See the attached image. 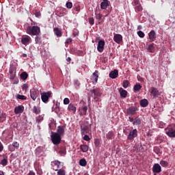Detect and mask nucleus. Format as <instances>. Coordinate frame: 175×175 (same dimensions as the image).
I'll return each instance as SVG.
<instances>
[{"mask_svg":"<svg viewBox=\"0 0 175 175\" xmlns=\"http://www.w3.org/2000/svg\"><path fill=\"white\" fill-rule=\"evenodd\" d=\"M122 86L124 88H128V87H129V81L128 80H124L123 81Z\"/></svg>","mask_w":175,"mask_h":175,"instance_id":"44","label":"nucleus"},{"mask_svg":"<svg viewBox=\"0 0 175 175\" xmlns=\"http://www.w3.org/2000/svg\"><path fill=\"white\" fill-rule=\"evenodd\" d=\"M66 6L67 9H72V8H73V3H72L70 1H68L66 3Z\"/></svg>","mask_w":175,"mask_h":175,"instance_id":"45","label":"nucleus"},{"mask_svg":"<svg viewBox=\"0 0 175 175\" xmlns=\"http://www.w3.org/2000/svg\"><path fill=\"white\" fill-rule=\"evenodd\" d=\"M33 113H34V114H40V109L38 108L36 106H34L33 108Z\"/></svg>","mask_w":175,"mask_h":175,"instance_id":"39","label":"nucleus"},{"mask_svg":"<svg viewBox=\"0 0 175 175\" xmlns=\"http://www.w3.org/2000/svg\"><path fill=\"white\" fill-rule=\"evenodd\" d=\"M31 37L29 36H23L21 38V43L24 44V46H28L29 43L31 42Z\"/></svg>","mask_w":175,"mask_h":175,"instance_id":"9","label":"nucleus"},{"mask_svg":"<svg viewBox=\"0 0 175 175\" xmlns=\"http://www.w3.org/2000/svg\"><path fill=\"white\" fill-rule=\"evenodd\" d=\"M165 133L169 137H175V124L165 129Z\"/></svg>","mask_w":175,"mask_h":175,"instance_id":"4","label":"nucleus"},{"mask_svg":"<svg viewBox=\"0 0 175 175\" xmlns=\"http://www.w3.org/2000/svg\"><path fill=\"white\" fill-rule=\"evenodd\" d=\"M9 73L10 74L16 73V67L10 66V70H9Z\"/></svg>","mask_w":175,"mask_h":175,"instance_id":"46","label":"nucleus"},{"mask_svg":"<svg viewBox=\"0 0 175 175\" xmlns=\"http://www.w3.org/2000/svg\"><path fill=\"white\" fill-rule=\"evenodd\" d=\"M30 96L33 100H36V99L40 96L39 90H36L35 89L30 90Z\"/></svg>","mask_w":175,"mask_h":175,"instance_id":"10","label":"nucleus"},{"mask_svg":"<svg viewBox=\"0 0 175 175\" xmlns=\"http://www.w3.org/2000/svg\"><path fill=\"white\" fill-rule=\"evenodd\" d=\"M15 114H21L24 113V107L23 105H18L14 108Z\"/></svg>","mask_w":175,"mask_h":175,"instance_id":"15","label":"nucleus"},{"mask_svg":"<svg viewBox=\"0 0 175 175\" xmlns=\"http://www.w3.org/2000/svg\"><path fill=\"white\" fill-rule=\"evenodd\" d=\"M80 148L82 152H87V151H88V146L87 145H84V144L81 145Z\"/></svg>","mask_w":175,"mask_h":175,"instance_id":"34","label":"nucleus"},{"mask_svg":"<svg viewBox=\"0 0 175 175\" xmlns=\"http://www.w3.org/2000/svg\"><path fill=\"white\" fill-rule=\"evenodd\" d=\"M3 151V145L2 144V142L0 141V152H2Z\"/></svg>","mask_w":175,"mask_h":175,"instance_id":"59","label":"nucleus"},{"mask_svg":"<svg viewBox=\"0 0 175 175\" xmlns=\"http://www.w3.org/2000/svg\"><path fill=\"white\" fill-rule=\"evenodd\" d=\"M70 100L68 98L64 99V105H69Z\"/></svg>","mask_w":175,"mask_h":175,"instance_id":"50","label":"nucleus"},{"mask_svg":"<svg viewBox=\"0 0 175 175\" xmlns=\"http://www.w3.org/2000/svg\"><path fill=\"white\" fill-rule=\"evenodd\" d=\"M16 77V73L10 74V80H14Z\"/></svg>","mask_w":175,"mask_h":175,"instance_id":"52","label":"nucleus"},{"mask_svg":"<svg viewBox=\"0 0 175 175\" xmlns=\"http://www.w3.org/2000/svg\"><path fill=\"white\" fill-rule=\"evenodd\" d=\"M36 17H40L42 16V14H40V12H37L35 14Z\"/></svg>","mask_w":175,"mask_h":175,"instance_id":"60","label":"nucleus"},{"mask_svg":"<svg viewBox=\"0 0 175 175\" xmlns=\"http://www.w3.org/2000/svg\"><path fill=\"white\" fill-rule=\"evenodd\" d=\"M36 44H42V38L39 36H36L35 38Z\"/></svg>","mask_w":175,"mask_h":175,"instance_id":"36","label":"nucleus"},{"mask_svg":"<svg viewBox=\"0 0 175 175\" xmlns=\"http://www.w3.org/2000/svg\"><path fill=\"white\" fill-rule=\"evenodd\" d=\"M8 148H9V151H11V152H13V151H15V150H16V149L13 147L12 145H10L9 147H8Z\"/></svg>","mask_w":175,"mask_h":175,"instance_id":"53","label":"nucleus"},{"mask_svg":"<svg viewBox=\"0 0 175 175\" xmlns=\"http://www.w3.org/2000/svg\"><path fill=\"white\" fill-rule=\"evenodd\" d=\"M52 163H53L54 166H57V169H59V167H61V165H64V163L58 160H55L52 161Z\"/></svg>","mask_w":175,"mask_h":175,"instance_id":"31","label":"nucleus"},{"mask_svg":"<svg viewBox=\"0 0 175 175\" xmlns=\"http://www.w3.org/2000/svg\"><path fill=\"white\" fill-rule=\"evenodd\" d=\"M126 114L127 116H135L137 114V107L131 106L126 109Z\"/></svg>","mask_w":175,"mask_h":175,"instance_id":"6","label":"nucleus"},{"mask_svg":"<svg viewBox=\"0 0 175 175\" xmlns=\"http://www.w3.org/2000/svg\"><path fill=\"white\" fill-rule=\"evenodd\" d=\"M51 96H53V92H44L42 93H41V99L42 101L44 103H49V98H51Z\"/></svg>","mask_w":175,"mask_h":175,"instance_id":"3","label":"nucleus"},{"mask_svg":"<svg viewBox=\"0 0 175 175\" xmlns=\"http://www.w3.org/2000/svg\"><path fill=\"white\" fill-rule=\"evenodd\" d=\"M52 111H55V113H56V114H59V111H61V109H59V103H57L55 104V108H52Z\"/></svg>","mask_w":175,"mask_h":175,"instance_id":"28","label":"nucleus"},{"mask_svg":"<svg viewBox=\"0 0 175 175\" xmlns=\"http://www.w3.org/2000/svg\"><path fill=\"white\" fill-rule=\"evenodd\" d=\"M21 79L22 80H27L28 79V73L27 72H23L21 74Z\"/></svg>","mask_w":175,"mask_h":175,"instance_id":"33","label":"nucleus"},{"mask_svg":"<svg viewBox=\"0 0 175 175\" xmlns=\"http://www.w3.org/2000/svg\"><path fill=\"white\" fill-rule=\"evenodd\" d=\"M134 91H140L142 90V85L140 84H136L133 87Z\"/></svg>","mask_w":175,"mask_h":175,"instance_id":"42","label":"nucleus"},{"mask_svg":"<svg viewBox=\"0 0 175 175\" xmlns=\"http://www.w3.org/2000/svg\"><path fill=\"white\" fill-rule=\"evenodd\" d=\"M68 111L73 113V114H76V106H75V105L72 103L69 104L68 107Z\"/></svg>","mask_w":175,"mask_h":175,"instance_id":"23","label":"nucleus"},{"mask_svg":"<svg viewBox=\"0 0 175 175\" xmlns=\"http://www.w3.org/2000/svg\"><path fill=\"white\" fill-rule=\"evenodd\" d=\"M16 98L20 99L21 100H27V96L21 94H17Z\"/></svg>","mask_w":175,"mask_h":175,"instance_id":"40","label":"nucleus"},{"mask_svg":"<svg viewBox=\"0 0 175 175\" xmlns=\"http://www.w3.org/2000/svg\"><path fill=\"white\" fill-rule=\"evenodd\" d=\"M105 49V41L100 40L98 44L97 50L99 53H102Z\"/></svg>","mask_w":175,"mask_h":175,"instance_id":"14","label":"nucleus"},{"mask_svg":"<svg viewBox=\"0 0 175 175\" xmlns=\"http://www.w3.org/2000/svg\"><path fill=\"white\" fill-rule=\"evenodd\" d=\"M149 91L151 95H152L153 98H158V96H159L160 95L159 91L158 90V89H157V88L152 87L150 88Z\"/></svg>","mask_w":175,"mask_h":175,"instance_id":"12","label":"nucleus"},{"mask_svg":"<svg viewBox=\"0 0 175 175\" xmlns=\"http://www.w3.org/2000/svg\"><path fill=\"white\" fill-rule=\"evenodd\" d=\"M79 165L80 166H87V161L85 160V159H81L79 160Z\"/></svg>","mask_w":175,"mask_h":175,"instance_id":"37","label":"nucleus"},{"mask_svg":"<svg viewBox=\"0 0 175 175\" xmlns=\"http://www.w3.org/2000/svg\"><path fill=\"white\" fill-rule=\"evenodd\" d=\"M1 120H3V121H6V113H3L0 116Z\"/></svg>","mask_w":175,"mask_h":175,"instance_id":"47","label":"nucleus"},{"mask_svg":"<svg viewBox=\"0 0 175 175\" xmlns=\"http://www.w3.org/2000/svg\"><path fill=\"white\" fill-rule=\"evenodd\" d=\"M58 152L57 153L59 154L60 157H65L66 154V146H62L60 147H58Z\"/></svg>","mask_w":175,"mask_h":175,"instance_id":"13","label":"nucleus"},{"mask_svg":"<svg viewBox=\"0 0 175 175\" xmlns=\"http://www.w3.org/2000/svg\"><path fill=\"white\" fill-rule=\"evenodd\" d=\"M147 50L149 53H154L155 51V44L152 43L149 44L147 47Z\"/></svg>","mask_w":175,"mask_h":175,"instance_id":"27","label":"nucleus"},{"mask_svg":"<svg viewBox=\"0 0 175 175\" xmlns=\"http://www.w3.org/2000/svg\"><path fill=\"white\" fill-rule=\"evenodd\" d=\"M89 23H90V24H91V25H94V24H95V21L94 20V18H90L89 19Z\"/></svg>","mask_w":175,"mask_h":175,"instance_id":"54","label":"nucleus"},{"mask_svg":"<svg viewBox=\"0 0 175 175\" xmlns=\"http://www.w3.org/2000/svg\"><path fill=\"white\" fill-rule=\"evenodd\" d=\"M51 140L53 144H55V146H58V144L61 143V135L59 133L51 132Z\"/></svg>","mask_w":175,"mask_h":175,"instance_id":"2","label":"nucleus"},{"mask_svg":"<svg viewBox=\"0 0 175 175\" xmlns=\"http://www.w3.org/2000/svg\"><path fill=\"white\" fill-rule=\"evenodd\" d=\"M26 32L31 36H39L40 35V27L38 26H29L26 29Z\"/></svg>","mask_w":175,"mask_h":175,"instance_id":"1","label":"nucleus"},{"mask_svg":"<svg viewBox=\"0 0 175 175\" xmlns=\"http://www.w3.org/2000/svg\"><path fill=\"white\" fill-rule=\"evenodd\" d=\"M71 42H73V40L72 38H68L66 41V44H70Z\"/></svg>","mask_w":175,"mask_h":175,"instance_id":"55","label":"nucleus"},{"mask_svg":"<svg viewBox=\"0 0 175 175\" xmlns=\"http://www.w3.org/2000/svg\"><path fill=\"white\" fill-rule=\"evenodd\" d=\"M90 132V127L85 123L81 124V133L82 135H87Z\"/></svg>","mask_w":175,"mask_h":175,"instance_id":"11","label":"nucleus"},{"mask_svg":"<svg viewBox=\"0 0 175 175\" xmlns=\"http://www.w3.org/2000/svg\"><path fill=\"white\" fill-rule=\"evenodd\" d=\"M137 35H138V36H139V38H144V36H145L144 33L142 31H138Z\"/></svg>","mask_w":175,"mask_h":175,"instance_id":"48","label":"nucleus"},{"mask_svg":"<svg viewBox=\"0 0 175 175\" xmlns=\"http://www.w3.org/2000/svg\"><path fill=\"white\" fill-rule=\"evenodd\" d=\"M79 110L80 116H85L87 114V110H88V107H80Z\"/></svg>","mask_w":175,"mask_h":175,"instance_id":"19","label":"nucleus"},{"mask_svg":"<svg viewBox=\"0 0 175 175\" xmlns=\"http://www.w3.org/2000/svg\"><path fill=\"white\" fill-rule=\"evenodd\" d=\"M153 150L155 154H157V155L162 154V152H161V149L158 146L154 147Z\"/></svg>","mask_w":175,"mask_h":175,"instance_id":"41","label":"nucleus"},{"mask_svg":"<svg viewBox=\"0 0 175 175\" xmlns=\"http://www.w3.org/2000/svg\"><path fill=\"white\" fill-rule=\"evenodd\" d=\"M0 165H2V166H6L8 165V157H4L1 161Z\"/></svg>","mask_w":175,"mask_h":175,"instance_id":"35","label":"nucleus"},{"mask_svg":"<svg viewBox=\"0 0 175 175\" xmlns=\"http://www.w3.org/2000/svg\"><path fill=\"white\" fill-rule=\"evenodd\" d=\"M97 18H98V20H100V18H102V14H98V16H97Z\"/></svg>","mask_w":175,"mask_h":175,"instance_id":"62","label":"nucleus"},{"mask_svg":"<svg viewBox=\"0 0 175 175\" xmlns=\"http://www.w3.org/2000/svg\"><path fill=\"white\" fill-rule=\"evenodd\" d=\"M138 5H140L139 0H134V6H137Z\"/></svg>","mask_w":175,"mask_h":175,"instance_id":"58","label":"nucleus"},{"mask_svg":"<svg viewBox=\"0 0 175 175\" xmlns=\"http://www.w3.org/2000/svg\"><path fill=\"white\" fill-rule=\"evenodd\" d=\"M113 40L118 44H120L122 42V36L121 34H115L113 36Z\"/></svg>","mask_w":175,"mask_h":175,"instance_id":"16","label":"nucleus"},{"mask_svg":"<svg viewBox=\"0 0 175 175\" xmlns=\"http://www.w3.org/2000/svg\"><path fill=\"white\" fill-rule=\"evenodd\" d=\"M139 105L142 107H147L148 106V100L146 98L141 100Z\"/></svg>","mask_w":175,"mask_h":175,"instance_id":"24","label":"nucleus"},{"mask_svg":"<svg viewBox=\"0 0 175 175\" xmlns=\"http://www.w3.org/2000/svg\"><path fill=\"white\" fill-rule=\"evenodd\" d=\"M12 146L14 148H18L20 147V144H18L17 142H14L12 143Z\"/></svg>","mask_w":175,"mask_h":175,"instance_id":"49","label":"nucleus"},{"mask_svg":"<svg viewBox=\"0 0 175 175\" xmlns=\"http://www.w3.org/2000/svg\"><path fill=\"white\" fill-rule=\"evenodd\" d=\"M42 121H43V118L39 117L38 118L36 119V122H38V124H40Z\"/></svg>","mask_w":175,"mask_h":175,"instance_id":"57","label":"nucleus"},{"mask_svg":"<svg viewBox=\"0 0 175 175\" xmlns=\"http://www.w3.org/2000/svg\"><path fill=\"white\" fill-rule=\"evenodd\" d=\"M148 38L150 40H151V42H154V40L157 39V33H155V31L152 30L151 31H150V33H148Z\"/></svg>","mask_w":175,"mask_h":175,"instance_id":"17","label":"nucleus"},{"mask_svg":"<svg viewBox=\"0 0 175 175\" xmlns=\"http://www.w3.org/2000/svg\"><path fill=\"white\" fill-rule=\"evenodd\" d=\"M53 32L57 38H61V36H62V32L59 30V28L58 27L54 28Z\"/></svg>","mask_w":175,"mask_h":175,"instance_id":"26","label":"nucleus"},{"mask_svg":"<svg viewBox=\"0 0 175 175\" xmlns=\"http://www.w3.org/2000/svg\"><path fill=\"white\" fill-rule=\"evenodd\" d=\"M109 0H103L100 3V9L106 10V9H107V6H109Z\"/></svg>","mask_w":175,"mask_h":175,"instance_id":"20","label":"nucleus"},{"mask_svg":"<svg viewBox=\"0 0 175 175\" xmlns=\"http://www.w3.org/2000/svg\"><path fill=\"white\" fill-rule=\"evenodd\" d=\"M65 126H58L57 133H58L60 136H63L64 133H65Z\"/></svg>","mask_w":175,"mask_h":175,"instance_id":"21","label":"nucleus"},{"mask_svg":"<svg viewBox=\"0 0 175 175\" xmlns=\"http://www.w3.org/2000/svg\"><path fill=\"white\" fill-rule=\"evenodd\" d=\"M119 92L121 98H126V96L128 95V92H126V90H124L122 88H120Z\"/></svg>","mask_w":175,"mask_h":175,"instance_id":"25","label":"nucleus"},{"mask_svg":"<svg viewBox=\"0 0 175 175\" xmlns=\"http://www.w3.org/2000/svg\"><path fill=\"white\" fill-rule=\"evenodd\" d=\"M55 172H57V175H66V170L62 168L55 170Z\"/></svg>","mask_w":175,"mask_h":175,"instance_id":"30","label":"nucleus"},{"mask_svg":"<svg viewBox=\"0 0 175 175\" xmlns=\"http://www.w3.org/2000/svg\"><path fill=\"white\" fill-rule=\"evenodd\" d=\"M107 139H109V140H113V137H114V133L113 131H109L106 134Z\"/></svg>","mask_w":175,"mask_h":175,"instance_id":"32","label":"nucleus"},{"mask_svg":"<svg viewBox=\"0 0 175 175\" xmlns=\"http://www.w3.org/2000/svg\"><path fill=\"white\" fill-rule=\"evenodd\" d=\"M92 94H94L93 98L96 102L99 100V97L102 96V92H100V89L96 88L92 90Z\"/></svg>","mask_w":175,"mask_h":175,"instance_id":"5","label":"nucleus"},{"mask_svg":"<svg viewBox=\"0 0 175 175\" xmlns=\"http://www.w3.org/2000/svg\"><path fill=\"white\" fill-rule=\"evenodd\" d=\"M129 121H130V122H133V123L134 121H135V118L129 117Z\"/></svg>","mask_w":175,"mask_h":175,"instance_id":"61","label":"nucleus"},{"mask_svg":"<svg viewBox=\"0 0 175 175\" xmlns=\"http://www.w3.org/2000/svg\"><path fill=\"white\" fill-rule=\"evenodd\" d=\"M109 77H111V79H117V77H118V70L115 69L109 72Z\"/></svg>","mask_w":175,"mask_h":175,"instance_id":"22","label":"nucleus"},{"mask_svg":"<svg viewBox=\"0 0 175 175\" xmlns=\"http://www.w3.org/2000/svg\"><path fill=\"white\" fill-rule=\"evenodd\" d=\"M22 90H23V91H27V90H28V85L24 84L23 85Z\"/></svg>","mask_w":175,"mask_h":175,"instance_id":"56","label":"nucleus"},{"mask_svg":"<svg viewBox=\"0 0 175 175\" xmlns=\"http://www.w3.org/2000/svg\"><path fill=\"white\" fill-rule=\"evenodd\" d=\"M98 79H99V71L95 70V72L92 74L91 80L92 81H95V83H98Z\"/></svg>","mask_w":175,"mask_h":175,"instance_id":"18","label":"nucleus"},{"mask_svg":"<svg viewBox=\"0 0 175 175\" xmlns=\"http://www.w3.org/2000/svg\"><path fill=\"white\" fill-rule=\"evenodd\" d=\"M83 140H85V142H90L91 139L90 138V136H88V135H85V136L83 137Z\"/></svg>","mask_w":175,"mask_h":175,"instance_id":"51","label":"nucleus"},{"mask_svg":"<svg viewBox=\"0 0 175 175\" xmlns=\"http://www.w3.org/2000/svg\"><path fill=\"white\" fill-rule=\"evenodd\" d=\"M160 165L163 166V167H167V166H169V163L166 161L161 160L160 161Z\"/></svg>","mask_w":175,"mask_h":175,"instance_id":"38","label":"nucleus"},{"mask_svg":"<svg viewBox=\"0 0 175 175\" xmlns=\"http://www.w3.org/2000/svg\"><path fill=\"white\" fill-rule=\"evenodd\" d=\"M28 175H35V172L30 171L28 174Z\"/></svg>","mask_w":175,"mask_h":175,"instance_id":"63","label":"nucleus"},{"mask_svg":"<svg viewBox=\"0 0 175 175\" xmlns=\"http://www.w3.org/2000/svg\"><path fill=\"white\" fill-rule=\"evenodd\" d=\"M152 171L154 175L159 174V173H161V172H162V167H161V165H159V163H154L152 168Z\"/></svg>","mask_w":175,"mask_h":175,"instance_id":"8","label":"nucleus"},{"mask_svg":"<svg viewBox=\"0 0 175 175\" xmlns=\"http://www.w3.org/2000/svg\"><path fill=\"white\" fill-rule=\"evenodd\" d=\"M142 124V119L137 116L134 118V122H133V125H140Z\"/></svg>","mask_w":175,"mask_h":175,"instance_id":"29","label":"nucleus"},{"mask_svg":"<svg viewBox=\"0 0 175 175\" xmlns=\"http://www.w3.org/2000/svg\"><path fill=\"white\" fill-rule=\"evenodd\" d=\"M135 137H137V129H136L130 131L127 135V140L133 141Z\"/></svg>","mask_w":175,"mask_h":175,"instance_id":"7","label":"nucleus"},{"mask_svg":"<svg viewBox=\"0 0 175 175\" xmlns=\"http://www.w3.org/2000/svg\"><path fill=\"white\" fill-rule=\"evenodd\" d=\"M135 12H142L143 7H142V5L139 4L138 5H135Z\"/></svg>","mask_w":175,"mask_h":175,"instance_id":"43","label":"nucleus"},{"mask_svg":"<svg viewBox=\"0 0 175 175\" xmlns=\"http://www.w3.org/2000/svg\"><path fill=\"white\" fill-rule=\"evenodd\" d=\"M137 79H138V81H142L143 80V79H142V78H140L139 76H137Z\"/></svg>","mask_w":175,"mask_h":175,"instance_id":"64","label":"nucleus"}]
</instances>
